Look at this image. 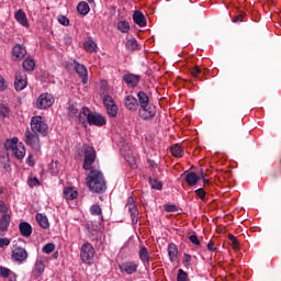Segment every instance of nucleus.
Here are the masks:
<instances>
[{"label":"nucleus","mask_w":281,"mask_h":281,"mask_svg":"<svg viewBox=\"0 0 281 281\" xmlns=\"http://www.w3.org/2000/svg\"><path fill=\"white\" fill-rule=\"evenodd\" d=\"M27 87V74L25 70H19L15 74L14 89L15 91H23Z\"/></svg>","instance_id":"0eeeda50"},{"label":"nucleus","mask_w":281,"mask_h":281,"mask_svg":"<svg viewBox=\"0 0 281 281\" xmlns=\"http://www.w3.org/2000/svg\"><path fill=\"white\" fill-rule=\"evenodd\" d=\"M168 256L170 262H177V259L179 258V248L176 246V244H169L168 245Z\"/></svg>","instance_id":"f3484780"},{"label":"nucleus","mask_w":281,"mask_h":281,"mask_svg":"<svg viewBox=\"0 0 281 281\" xmlns=\"http://www.w3.org/2000/svg\"><path fill=\"white\" fill-rule=\"evenodd\" d=\"M20 234L24 236V238H30L32 236V225L27 222H21L19 225Z\"/></svg>","instance_id":"412c9836"},{"label":"nucleus","mask_w":281,"mask_h":281,"mask_svg":"<svg viewBox=\"0 0 281 281\" xmlns=\"http://www.w3.org/2000/svg\"><path fill=\"white\" fill-rule=\"evenodd\" d=\"M30 188H36V186H41L38 178H30L27 181Z\"/></svg>","instance_id":"8fccbe9b"},{"label":"nucleus","mask_w":281,"mask_h":281,"mask_svg":"<svg viewBox=\"0 0 281 281\" xmlns=\"http://www.w3.org/2000/svg\"><path fill=\"white\" fill-rule=\"evenodd\" d=\"M10 240L8 238H0V247H8Z\"/></svg>","instance_id":"5fc2aeb1"},{"label":"nucleus","mask_w":281,"mask_h":281,"mask_svg":"<svg viewBox=\"0 0 281 281\" xmlns=\"http://www.w3.org/2000/svg\"><path fill=\"white\" fill-rule=\"evenodd\" d=\"M14 16L20 25H23V27H30V23L27 22V15L25 14L24 10L20 9L18 12H15Z\"/></svg>","instance_id":"dca6fc26"},{"label":"nucleus","mask_w":281,"mask_h":281,"mask_svg":"<svg viewBox=\"0 0 281 281\" xmlns=\"http://www.w3.org/2000/svg\"><path fill=\"white\" fill-rule=\"evenodd\" d=\"M189 240L193 244V245H201V241L199 240V237L196 235H191L189 236Z\"/></svg>","instance_id":"3c124183"},{"label":"nucleus","mask_w":281,"mask_h":281,"mask_svg":"<svg viewBox=\"0 0 281 281\" xmlns=\"http://www.w3.org/2000/svg\"><path fill=\"white\" fill-rule=\"evenodd\" d=\"M54 249H56V246L54 244L49 243L43 247L42 251H43V254H52L54 251Z\"/></svg>","instance_id":"c03bdc74"},{"label":"nucleus","mask_w":281,"mask_h":281,"mask_svg":"<svg viewBox=\"0 0 281 281\" xmlns=\"http://www.w3.org/2000/svg\"><path fill=\"white\" fill-rule=\"evenodd\" d=\"M83 47L86 52H90V54H93V52H98V44L95 42L89 40L83 44Z\"/></svg>","instance_id":"2f4dec72"},{"label":"nucleus","mask_w":281,"mask_h":281,"mask_svg":"<svg viewBox=\"0 0 281 281\" xmlns=\"http://www.w3.org/2000/svg\"><path fill=\"white\" fill-rule=\"evenodd\" d=\"M131 205H135V200L133 199V196H130L127 200V207L130 209Z\"/></svg>","instance_id":"680f3d73"},{"label":"nucleus","mask_w":281,"mask_h":281,"mask_svg":"<svg viewBox=\"0 0 281 281\" xmlns=\"http://www.w3.org/2000/svg\"><path fill=\"white\" fill-rule=\"evenodd\" d=\"M94 0H88L89 3H93Z\"/></svg>","instance_id":"0e129e2a"},{"label":"nucleus","mask_w":281,"mask_h":281,"mask_svg":"<svg viewBox=\"0 0 281 281\" xmlns=\"http://www.w3.org/2000/svg\"><path fill=\"white\" fill-rule=\"evenodd\" d=\"M201 177H202V181H203L204 186H207L210 183V180L205 179V173H203V171H201Z\"/></svg>","instance_id":"052dcab7"},{"label":"nucleus","mask_w":281,"mask_h":281,"mask_svg":"<svg viewBox=\"0 0 281 281\" xmlns=\"http://www.w3.org/2000/svg\"><path fill=\"white\" fill-rule=\"evenodd\" d=\"M103 104L108 111L110 117H117V105L111 95L103 97Z\"/></svg>","instance_id":"6e6552de"},{"label":"nucleus","mask_w":281,"mask_h":281,"mask_svg":"<svg viewBox=\"0 0 281 281\" xmlns=\"http://www.w3.org/2000/svg\"><path fill=\"white\" fill-rule=\"evenodd\" d=\"M171 155L173 157H183V148L181 147V145H172L171 146Z\"/></svg>","instance_id":"e433bc0d"},{"label":"nucleus","mask_w":281,"mask_h":281,"mask_svg":"<svg viewBox=\"0 0 281 281\" xmlns=\"http://www.w3.org/2000/svg\"><path fill=\"white\" fill-rule=\"evenodd\" d=\"M195 194H196V196H199V199H201V201H205V196L207 193L205 192V189L200 188V189L195 190Z\"/></svg>","instance_id":"a18cd8bd"},{"label":"nucleus","mask_w":281,"mask_h":281,"mask_svg":"<svg viewBox=\"0 0 281 281\" xmlns=\"http://www.w3.org/2000/svg\"><path fill=\"white\" fill-rule=\"evenodd\" d=\"M117 30L122 32V34H128V31L131 30V24H128L127 21H120L117 23Z\"/></svg>","instance_id":"72a5a7b5"},{"label":"nucleus","mask_w":281,"mask_h":281,"mask_svg":"<svg viewBox=\"0 0 281 281\" xmlns=\"http://www.w3.org/2000/svg\"><path fill=\"white\" fill-rule=\"evenodd\" d=\"M123 80L128 87H137L142 80V77L139 75L128 74L123 76Z\"/></svg>","instance_id":"4468645a"},{"label":"nucleus","mask_w":281,"mask_h":281,"mask_svg":"<svg viewBox=\"0 0 281 281\" xmlns=\"http://www.w3.org/2000/svg\"><path fill=\"white\" fill-rule=\"evenodd\" d=\"M125 46H126V49H128V52H137V49H139V44L135 38L128 40Z\"/></svg>","instance_id":"7c9ffc66"},{"label":"nucleus","mask_w":281,"mask_h":281,"mask_svg":"<svg viewBox=\"0 0 281 281\" xmlns=\"http://www.w3.org/2000/svg\"><path fill=\"white\" fill-rule=\"evenodd\" d=\"M4 146L7 150H11V153H14V148L19 146V138H12L10 140H7Z\"/></svg>","instance_id":"f704fd0d"},{"label":"nucleus","mask_w":281,"mask_h":281,"mask_svg":"<svg viewBox=\"0 0 281 281\" xmlns=\"http://www.w3.org/2000/svg\"><path fill=\"white\" fill-rule=\"evenodd\" d=\"M125 106L128 109V111H137V106H139V103L137 102V99L133 95L125 97Z\"/></svg>","instance_id":"a211bd4d"},{"label":"nucleus","mask_w":281,"mask_h":281,"mask_svg":"<svg viewBox=\"0 0 281 281\" xmlns=\"http://www.w3.org/2000/svg\"><path fill=\"white\" fill-rule=\"evenodd\" d=\"M12 258L15 262H25L27 260V250L23 247H16L12 251Z\"/></svg>","instance_id":"9d476101"},{"label":"nucleus","mask_w":281,"mask_h":281,"mask_svg":"<svg viewBox=\"0 0 281 281\" xmlns=\"http://www.w3.org/2000/svg\"><path fill=\"white\" fill-rule=\"evenodd\" d=\"M138 257L143 263L150 265V254L148 252V248H146V246H140Z\"/></svg>","instance_id":"4be33fe9"},{"label":"nucleus","mask_w":281,"mask_h":281,"mask_svg":"<svg viewBox=\"0 0 281 281\" xmlns=\"http://www.w3.org/2000/svg\"><path fill=\"white\" fill-rule=\"evenodd\" d=\"M128 212L131 214L132 223L137 225V218H139V211L135 204H130Z\"/></svg>","instance_id":"bb28decb"},{"label":"nucleus","mask_w":281,"mask_h":281,"mask_svg":"<svg viewBox=\"0 0 281 281\" xmlns=\"http://www.w3.org/2000/svg\"><path fill=\"white\" fill-rule=\"evenodd\" d=\"M0 91H5V79L0 76Z\"/></svg>","instance_id":"4d7b16f0"},{"label":"nucleus","mask_w":281,"mask_h":281,"mask_svg":"<svg viewBox=\"0 0 281 281\" xmlns=\"http://www.w3.org/2000/svg\"><path fill=\"white\" fill-rule=\"evenodd\" d=\"M12 54L14 60H23L27 55V49H25V46L16 44L12 49Z\"/></svg>","instance_id":"9b49d317"},{"label":"nucleus","mask_w":281,"mask_h":281,"mask_svg":"<svg viewBox=\"0 0 281 281\" xmlns=\"http://www.w3.org/2000/svg\"><path fill=\"white\" fill-rule=\"evenodd\" d=\"M83 151H85L83 170H91L98 157V154L95 153V148L89 145H85Z\"/></svg>","instance_id":"f03ea898"},{"label":"nucleus","mask_w":281,"mask_h":281,"mask_svg":"<svg viewBox=\"0 0 281 281\" xmlns=\"http://www.w3.org/2000/svg\"><path fill=\"white\" fill-rule=\"evenodd\" d=\"M64 198L67 201H74V199H78V191L74 190L71 187H67L64 189Z\"/></svg>","instance_id":"5701e85b"},{"label":"nucleus","mask_w":281,"mask_h":281,"mask_svg":"<svg viewBox=\"0 0 281 281\" xmlns=\"http://www.w3.org/2000/svg\"><path fill=\"white\" fill-rule=\"evenodd\" d=\"M47 123L41 116H33L31 120V131L33 133H40V135H47L48 133Z\"/></svg>","instance_id":"7ed1b4c3"},{"label":"nucleus","mask_w":281,"mask_h":281,"mask_svg":"<svg viewBox=\"0 0 281 281\" xmlns=\"http://www.w3.org/2000/svg\"><path fill=\"white\" fill-rule=\"evenodd\" d=\"M68 113L70 117H78V104L70 103L68 106Z\"/></svg>","instance_id":"58836bf2"},{"label":"nucleus","mask_w":281,"mask_h":281,"mask_svg":"<svg viewBox=\"0 0 281 281\" xmlns=\"http://www.w3.org/2000/svg\"><path fill=\"white\" fill-rule=\"evenodd\" d=\"M207 249L209 251H217L218 248L214 247V241H209Z\"/></svg>","instance_id":"6e6d98bb"},{"label":"nucleus","mask_w":281,"mask_h":281,"mask_svg":"<svg viewBox=\"0 0 281 281\" xmlns=\"http://www.w3.org/2000/svg\"><path fill=\"white\" fill-rule=\"evenodd\" d=\"M228 240H231L232 247L235 251H238V249H240V244L238 243L236 236L228 234Z\"/></svg>","instance_id":"ea45409f"},{"label":"nucleus","mask_w":281,"mask_h":281,"mask_svg":"<svg viewBox=\"0 0 281 281\" xmlns=\"http://www.w3.org/2000/svg\"><path fill=\"white\" fill-rule=\"evenodd\" d=\"M133 21L139 27H146V16L140 11H135L133 14Z\"/></svg>","instance_id":"aec40b11"},{"label":"nucleus","mask_w":281,"mask_h":281,"mask_svg":"<svg viewBox=\"0 0 281 281\" xmlns=\"http://www.w3.org/2000/svg\"><path fill=\"white\" fill-rule=\"evenodd\" d=\"M90 213L93 216H102V207H100L98 204H94L90 207Z\"/></svg>","instance_id":"79ce46f5"},{"label":"nucleus","mask_w":281,"mask_h":281,"mask_svg":"<svg viewBox=\"0 0 281 281\" xmlns=\"http://www.w3.org/2000/svg\"><path fill=\"white\" fill-rule=\"evenodd\" d=\"M86 183L90 192H94L97 194L106 192V181L104 180V175H102V171L100 170L91 169L86 178Z\"/></svg>","instance_id":"f257e3e1"},{"label":"nucleus","mask_w":281,"mask_h":281,"mask_svg":"<svg viewBox=\"0 0 281 281\" xmlns=\"http://www.w3.org/2000/svg\"><path fill=\"white\" fill-rule=\"evenodd\" d=\"M57 20H58V23H60V25H65V27L69 25V20L65 15H58Z\"/></svg>","instance_id":"49530a36"},{"label":"nucleus","mask_w":281,"mask_h":281,"mask_svg":"<svg viewBox=\"0 0 281 281\" xmlns=\"http://www.w3.org/2000/svg\"><path fill=\"white\" fill-rule=\"evenodd\" d=\"M24 142L26 146H30L33 150H36L37 153L41 151V138H38V134L26 131L24 134Z\"/></svg>","instance_id":"20e7f679"},{"label":"nucleus","mask_w":281,"mask_h":281,"mask_svg":"<svg viewBox=\"0 0 281 281\" xmlns=\"http://www.w3.org/2000/svg\"><path fill=\"white\" fill-rule=\"evenodd\" d=\"M131 168H137V164H131Z\"/></svg>","instance_id":"e2e57ef3"},{"label":"nucleus","mask_w":281,"mask_h":281,"mask_svg":"<svg viewBox=\"0 0 281 281\" xmlns=\"http://www.w3.org/2000/svg\"><path fill=\"white\" fill-rule=\"evenodd\" d=\"M0 194H3V191L0 189Z\"/></svg>","instance_id":"69168bd1"},{"label":"nucleus","mask_w":281,"mask_h":281,"mask_svg":"<svg viewBox=\"0 0 281 281\" xmlns=\"http://www.w3.org/2000/svg\"><path fill=\"white\" fill-rule=\"evenodd\" d=\"M191 261H192V256H190L188 252H184L182 265H184V267H190Z\"/></svg>","instance_id":"de8ad7c7"},{"label":"nucleus","mask_w":281,"mask_h":281,"mask_svg":"<svg viewBox=\"0 0 281 281\" xmlns=\"http://www.w3.org/2000/svg\"><path fill=\"white\" fill-rule=\"evenodd\" d=\"M88 124H90V126H104L106 119L101 114H91Z\"/></svg>","instance_id":"2eb2a0df"},{"label":"nucleus","mask_w":281,"mask_h":281,"mask_svg":"<svg viewBox=\"0 0 281 281\" xmlns=\"http://www.w3.org/2000/svg\"><path fill=\"white\" fill-rule=\"evenodd\" d=\"M89 3L81 1L78 3L77 5V11L82 15V16H87V14H89Z\"/></svg>","instance_id":"c756f323"},{"label":"nucleus","mask_w":281,"mask_h":281,"mask_svg":"<svg viewBox=\"0 0 281 281\" xmlns=\"http://www.w3.org/2000/svg\"><path fill=\"white\" fill-rule=\"evenodd\" d=\"M93 113L89 110V108H82L80 113L78 114V120L81 124H87L89 123V120Z\"/></svg>","instance_id":"6ab92c4d"},{"label":"nucleus","mask_w":281,"mask_h":281,"mask_svg":"<svg viewBox=\"0 0 281 281\" xmlns=\"http://www.w3.org/2000/svg\"><path fill=\"white\" fill-rule=\"evenodd\" d=\"M234 23H240L243 22V14H238L233 19Z\"/></svg>","instance_id":"bf43d9fd"},{"label":"nucleus","mask_w":281,"mask_h":281,"mask_svg":"<svg viewBox=\"0 0 281 281\" xmlns=\"http://www.w3.org/2000/svg\"><path fill=\"white\" fill-rule=\"evenodd\" d=\"M119 269H121L122 273H127V276H131L133 273H137V263L133 261L123 262L119 266Z\"/></svg>","instance_id":"f8f14e48"},{"label":"nucleus","mask_w":281,"mask_h":281,"mask_svg":"<svg viewBox=\"0 0 281 281\" xmlns=\"http://www.w3.org/2000/svg\"><path fill=\"white\" fill-rule=\"evenodd\" d=\"M199 179L201 178L194 171H191L186 176V182L188 183V186H191V187L196 186L199 183Z\"/></svg>","instance_id":"b1692460"},{"label":"nucleus","mask_w":281,"mask_h":281,"mask_svg":"<svg viewBox=\"0 0 281 281\" xmlns=\"http://www.w3.org/2000/svg\"><path fill=\"white\" fill-rule=\"evenodd\" d=\"M35 67H36V63H34V59L32 58H26L23 61V69H25V71H34Z\"/></svg>","instance_id":"473e14b6"},{"label":"nucleus","mask_w":281,"mask_h":281,"mask_svg":"<svg viewBox=\"0 0 281 281\" xmlns=\"http://www.w3.org/2000/svg\"><path fill=\"white\" fill-rule=\"evenodd\" d=\"M26 164H27V166H34V156L33 155H29V157L26 158Z\"/></svg>","instance_id":"13d9d810"},{"label":"nucleus","mask_w":281,"mask_h":281,"mask_svg":"<svg viewBox=\"0 0 281 281\" xmlns=\"http://www.w3.org/2000/svg\"><path fill=\"white\" fill-rule=\"evenodd\" d=\"M155 115H157V108L150 103L139 109V117H142V120H153Z\"/></svg>","instance_id":"1a4fd4ad"},{"label":"nucleus","mask_w":281,"mask_h":281,"mask_svg":"<svg viewBox=\"0 0 281 281\" xmlns=\"http://www.w3.org/2000/svg\"><path fill=\"white\" fill-rule=\"evenodd\" d=\"M36 221L40 226H42L43 229H48L49 228V220H47V216L37 213L36 214Z\"/></svg>","instance_id":"cd10ccee"},{"label":"nucleus","mask_w":281,"mask_h":281,"mask_svg":"<svg viewBox=\"0 0 281 281\" xmlns=\"http://www.w3.org/2000/svg\"><path fill=\"white\" fill-rule=\"evenodd\" d=\"M8 227H10V215L4 214L0 220V232H8Z\"/></svg>","instance_id":"c85d7f7f"},{"label":"nucleus","mask_w":281,"mask_h":281,"mask_svg":"<svg viewBox=\"0 0 281 281\" xmlns=\"http://www.w3.org/2000/svg\"><path fill=\"white\" fill-rule=\"evenodd\" d=\"M80 256L85 265H91V262H93V256H95V249H93V246L91 244L86 243L81 247Z\"/></svg>","instance_id":"39448f33"},{"label":"nucleus","mask_w":281,"mask_h":281,"mask_svg":"<svg viewBox=\"0 0 281 281\" xmlns=\"http://www.w3.org/2000/svg\"><path fill=\"white\" fill-rule=\"evenodd\" d=\"M0 212L1 214H8V206L5 205V202L0 201Z\"/></svg>","instance_id":"603ef678"},{"label":"nucleus","mask_w":281,"mask_h":281,"mask_svg":"<svg viewBox=\"0 0 281 281\" xmlns=\"http://www.w3.org/2000/svg\"><path fill=\"white\" fill-rule=\"evenodd\" d=\"M44 271H45V262H43V260H37L35 262V273H36V277L38 278L40 276H43Z\"/></svg>","instance_id":"4c0bfd02"},{"label":"nucleus","mask_w":281,"mask_h":281,"mask_svg":"<svg viewBox=\"0 0 281 281\" xmlns=\"http://www.w3.org/2000/svg\"><path fill=\"white\" fill-rule=\"evenodd\" d=\"M54 102H56V99L54 98V94L52 93H42L37 100H36V106L37 109H49L54 105Z\"/></svg>","instance_id":"423d86ee"},{"label":"nucleus","mask_w":281,"mask_h":281,"mask_svg":"<svg viewBox=\"0 0 281 281\" xmlns=\"http://www.w3.org/2000/svg\"><path fill=\"white\" fill-rule=\"evenodd\" d=\"M165 210H166L167 212H177V211H178L177 205H175V204H167V205L165 206Z\"/></svg>","instance_id":"864d4df0"},{"label":"nucleus","mask_w":281,"mask_h":281,"mask_svg":"<svg viewBox=\"0 0 281 281\" xmlns=\"http://www.w3.org/2000/svg\"><path fill=\"white\" fill-rule=\"evenodd\" d=\"M137 98H138V106H146L147 104H150V98H148V94H146V92L144 91H139L137 93Z\"/></svg>","instance_id":"393cba45"},{"label":"nucleus","mask_w":281,"mask_h":281,"mask_svg":"<svg viewBox=\"0 0 281 281\" xmlns=\"http://www.w3.org/2000/svg\"><path fill=\"white\" fill-rule=\"evenodd\" d=\"M5 117H10V108L0 103V120H5Z\"/></svg>","instance_id":"c9c22d12"},{"label":"nucleus","mask_w":281,"mask_h":281,"mask_svg":"<svg viewBox=\"0 0 281 281\" xmlns=\"http://www.w3.org/2000/svg\"><path fill=\"white\" fill-rule=\"evenodd\" d=\"M190 74L192 78H199V74H201V68L199 66H194L191 70Z\"/></svg>","instance_id":"09e8293b"},{"label":"nucleus","mask_w":281,"mask_h":281,"mask_svg":"<svg viewBox=\"0 0 281 281\" xmlns=\"http://www.w3.org/2000/svg\"><path fill=\"white\" fill-rule=\"evenodd\" d=\"M75 71L76 74H78V76L82 79V83L87 85L88 82V76L89 72L87 71V67L82 64H79L77 61H75Z\"/></svg>","instance_id":"ddd939ff"},{"label":"nucleus","mask_w":281,"mask_h":281,"mask_svg":"<svg viewBox=\"0 0 281 281\" xmlns=\"http://www.w3.org/2000/svg\"><path fill=\"white\" fill-rule=\"evenodd\" d=\"M12 155H14L15 159H23L25 157V145L20 143L19 146L13 149Z\"/></svg>","instance_id":"a878e982"},{"label":"nucleus","mask_w":281,"mask_h":281,"mask_svg":"<svg viewBox=\"0 0 281 281\" xmlns=\"http://www.w3.org/2000/svg\"><path fill=\"white\" fill-rule=\"evenodd\" d=\"M149 183L153 190H161V188H164V184L161 183V181H159V179L149 178Z\"/></svg>","instance_id":"a19ab883"},{"label":"nucleus","mask_w":281,"mask_h":281,"mask_svg":"<svg viewBox=\"0 0 281 281\" xmlns=\"http://www.w3.org/2000/svg\"><path fill=\"white\" fill-rule=\"evenodd\" d=\"M177 281H189L188 272L183 271V269L178 270Z\"/></svg>","instance_id":"37998d69"}]
</instances>
